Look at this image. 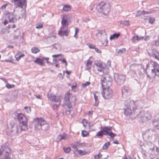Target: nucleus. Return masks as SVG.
I'll return each instance as SVG.
<instances>
[{
    "instance_id": "obj_1",
    "label": "nucleus",
    "mask_w": 159,
    "mask_h": 159,
    "mask_svg": "<svg viewBox=\"0 0 159 159\" xmlns=\"http://www.w3.org/2000/svg\"><path fill=\"white\" fill-rule=\"evenodd\" d=\"M146 68H148L151 70L149 73L146 72L149 78H153L156 76L159 77V65L157 63L150 61L147 64Z\"/></svg>"
},
{
    "instance_id": "obj_2",
    "label": "nucleus",
    "mask_w": 159,
    "mask_h": 159,
    "mask_svg": "<svg viewBox=\"0 0 159 159\" xmlns=\"http://www.w3.org/2000/svg\"><path fill=\"white\" fill-rule=\"evenodd\" d=\"M11 2L14 3L15 6V9L19 8L23 9V10H21L22 14L19 16V19L25 16L26 8L27 6L26 0H12Z\"/></svg>"
},
{
    "instance_id": "obj_3",
    "label": "nucleus",
    "mask_w": 159,
    "mask_h": 159,
    "mask_svg": "<svg viewBox=\"0 0 159 159\" xmlns=\"http://www.w3.org/2000/svg\"><path fill=\"white\" fill-rule=\"evenodd\" d=\"M124 114L126 116L131 114L136 108V106L134 101L130 99H126L124 103Z\"/></svg>"
},
{
    "instance_id": "obj_4",
    "label": "nucleus",
    "mask_w": 159,
    "mask_h": 159,
    "mask_svg": "<svg viewBox=\"0 0 159 159\" xmlns=\"http://www.w3.org/2000/svg\"><path fill=\"white\" fill-rule=\"evenodd\" d=\"M35 122L34 127L36 129L46 130L48 129L46 121L43 118H37L35 120Z\"/></svg>"
},
{
    "instance_id": "obj_5",
    "label": "nucleus",
    "mask_w": 159,
    "mask_h": 159,
    "mask_svg": "<svg viewBox=\"0 0 159 159\" xmlns=\"http://www.w3.org/2000/svg\"><path fill=\"white\" fill-rule=\"evenodd\" d=\"M96 10L99 12L103 13L105 15H107L110 11V7L108 3H106L104 2H101L97 5Z\"/></svg>"
},
{
    "instance_id": "obj_6",
    "label": "nucleus",
    "mask_w": 159,
    "mask_h": 159,
    "mask_svg": "<svg viewBox=\"0 0 159 159\" xmlns=\"http://www.w3.org/2000/svg\"><path fill=\"white\" fill-rule=\"evenodd\" d=\"M20 124H21V129L24 130H26L28 129L27 120L26 117L22 113H15Z\"/></svg>"
},
{
    "instance_id": "obj_7",
    "label": "nucleus",
    "mask_w": 159,
    "mask_h": 159,
    "mask_svg": "<svg viewBox=\"0 0 159 159\" xmlns=\"http://www.w3.org/2000/svg\"><path fill=\"white\" fill-rule=\"evenodd\" d=\"M10 152V148L7 146V143H5L1 146L0 148V155H4L2 159H13L9 156V153Z\"/></svg>"
},
{
    "instance_id": "obj_8",
    "label": "nucleus",
    "mask_w": 159,
    "mask_h": 159,
    "mask_svg": "<svg viewBox=\"0 0 159 159\" xmlns=\"http://www.w3.org/2000/svg\"><path fill=\"white\" fill-rule=\"evenodd\" d=\"M112 80L111 76L108 74H105L103 76V79L102 80L101 84L102 87H110L111 85Z\"/></svg>"
},
{
    "instance_id": "obj_9",
    "label": "nucleus",
    "mask_w": 159,
    "mask_h": 159,
    "mask_svg": "<svg viewBox=\"0 0 159 159\" xmlns=\"http://www.w3.org/2000/svg\"><path fill=\"white\" fill-rule=\"evenodd\" d=\"M102 94L103 97L105 99L111 98L112 96L113 92L110 87H103Z\"/></svg>"
},
{
    "instance_id": "obj_10",
    "label": "nucleus",
    "mask_w": 159,
    "mask_h": 159,
    "mask_svg": "<svg viewBox=\"0 0 159 159\" xmlns=\"http://www.w3.org/2000/svg\"><path fill=\"white\" fill-rule=\"evenodd\" d=\"M125 78V75L117 73L114 74V79L117 84L119 85H121L124 83Z\"/></svg>"
},
{
    "instance_id": "obj_11",
    "label": "nucleus",
    "mask_w": 159,
    "mask_h": 159,
    "mask_svg": "<svg viewBox=\"0 0 159 159\" xmlns=\"http://www.w3.org/2000/svg\"><path fill=\"white\" fill-rule=\"evenodd\" d=\"M112 129V127H105L104 129H102L103 135H108L112 138H114L116 134L111 131Z\"/></svg>"
},
{
    "instance_id": "obj_12",
    "label": "nucleus",
    "mask_w": 159,
    "mask_h": 159,
    "mask_svg": "<svg viewBox=\"0 0 159 159\" xmlns=\"http://www.w3.org/2000/svg\"><path fill=\"white\" fill-rule=\"evenodd\" d=\"M155 145L152 142L148 141L147 142L145 146V150L146 152L152 153L154 151Z\"/></svg>"
},
{
    "instance_id": "obj_13",
    "label": "nucleus",
    "mask_w": 159,
    "mask_h": 159,
    "mask_svg": "<svg viewBox=\"0 0 159 159\" xmlns=\"http://www.w3.org/2000/svg\"><path fill=\"white\" fill-rule=\"evenodd\" d=\"M148 53L150 57H154L159 61V52L155 49H150L148 51Z\"/></svg>"
},
{
    "instance_id": "obj_14",
    "label": "nucleus",
    "mask_w": 159,
    "mask_h": 159,
    "mask_svg": "<svg viewBox=\"0 0 159 159\" xmlns=\"http://www.w3.org/2000/svg\"><path fill=\"white\" fill-rule=\"evenodd\" d=\"M70 20V16L69 15L64 16L61 21L62 27H67L69 25V22Z\"/></svg>"
},
{
    "instance_id": "obj_15",
    "label": "nucleus",
    "mask_w": 159,
    "mask_h": 159,
    "mask_svg": "<svg viewBox=\"0 0 159 159\" xmlns=\"http://www.w3.org/2000/svg\"><path fill=\"white\" fill-rule=\"evenodd\" d=\"M11 125L10 134L12 135H16L18 133V129L19 126L16 123H14L12 124H11Z\"/></svg>"
},
{
    "instance_id": "obj_16",
    "label": "nucleus",
    "mask_w": 159,
    "mask_h": 159,
    "mask_svg": "<svg viewBox=\"0 0 159 159\" xmlns=\"http://www.w3.org/2000/svg\"><path fill=\"white\" fill-rule=\"evenodd\" d=\"M49 59V58L48 57H42L41 58H36L35 60L34 61V62L36 63H37L38 64H39L40 66H43L44 65V63L43 62V61L46 60V62L48 64L50 63L48 61V60Z\"/></svg>"
},
{
    "instance_id": "obj_17",
    "label": "nucleus",
    "mask_w": 159,
    "mask_h": 159,
    "mask_svg": "<svg viewBox=\"0 0 159 159\" xmlns=\"http://www.w3.org/2000/svg\"><path fill=\"white\" fill-rule=\"evenodd\" d=\"M152 124L154 128L159 129V114L152 120Z\"/></svg>"
},
{
    "instance_id": "obj_18",
    "label": "nucleus",
    "mask_w": 159,
    "mask_h": 159,
    "mask_svg": "<svg viewBox=\"0 0 159 159\" xmlns=\"http://www.w3.org/2000/svg\"><path fill=\"white\" fill-rule=\"evenodd\" d=\"M6 17L7 19L9 20L10 22L14 23L16 21V19L13 17V13H12L7 14Z\"/></svg>"
},
{
    "instance_id": "obj_19",
    "label": "nucleus",
    "mask_w": 159,
    "mask_h": 159,
    "mask_svg": "<svg viewBox=\"0 0 159 159\" xmlns=\"http://www.w3.org/2000/svg\"><path fill=\"white\" fill-rule=\"evenodd\" d=\"M121 92L123 95L127 96L130 94L129 88L127 86H124L121 89Z\"/></svg>"
},
{
    "instance_id": "obj_20",
    "label": "nucleus",
    "mask_w": 159,
    "mask_h": 159,
    "mask_svg": "<svg viewBox=\"0 0 159 159\" xmlns=\"http://www.w3.org/2000/svg\"><path fill=\"white\" fill-rule=\"evenodd\" d=\"M51 101L52 102H59V104L58 105H54V107L56 106V107H57L60 104L61 101L59 97H57L55 95H52V97Z\"/></svg>"
},
{
    "instance_id": "obj_21",
    "label": "nucleus",
    "mask_w": 159,
    "mask_h": 159,
    "mask_svg": "<svg viewBox=\"0 0 159 159\" xmlns=\"http://www.w3.org/2000/svg\"><path fill=\"white\" fill-rule=\"evenodd\" d=\"M137 116L139 117V120L141 122H143L149 120L147 118L145 117L146 116L142 114V113L140 112L138 114H137Z\"/></svg>"
},
{
    "instance_id": "obj_22",
    "label": "nucleus",
    "mask_w": 159,
    "mask_h": 159,
    "mask_svg": "<svg viewBox=\"0 0 159 159\" xmlns=\"http://www.w3.org/2000/svg\"><path fill=\"white\" fill-rule=\"evenodd\" d=\"M141 113L143 114V115L146 116L145 117L147 118L149 120H150L152 118V114L149 111H141Z\"/></svg>"
},
{
    "instance_id": "obj_23",
    "label": "nucleus",
    "mask_w": 159,
    "mask_h": 159,
    "mask_svg": "<svg viewBox=\"0 0 159 159\" xmlns=\"http://www.w3.org/2000/svg\"><path fill=\"white\" fill-rule=\"evenodd\" d=\"M64 27H61V30L59 32L58 34L60 35H65L67 36L68 35V30H63V29Z\"/></svg>"
},
{
    "instance_id": "obj_24",
    "label": "nucleus",
    "mask_w": 159,
    "mask_h": 159,
    "mask_svg": "<svg viewBox=\"0 0 159 159\" xmlns=\"http://www.w3.org/2000/svg\"><path fill=\"white\" fill-rule=\"evenodd\" d=\"M70 91L66 93L65 96L64 100L65 102L67 103H70V98L71 95V94L70 93Z\"/></svg>"
},
{
    "instance_id": "obj_25",
    "label": "nucleus",
    "mask_w": 159,
    "mask_h": 159,
    "mask_svg": "<svg viewBox=\"0 0 159 159\" xmlns=\"http://www.w3.org/2000/svg\"><path fill=\"white\" fill-rule=\"evenodd\" d=\"M100 93L96 91L94 93V98L95 101V105L97 106L98 105V95Z\"/></svg>"
},
{
    "instance_id": "obj_26",
    "label": "nucleus",
    "mask_w": 159,
    "mask_h": 159,
    "mask_svg": "<svg viewBox=\"0 0 159 159\" xmlns=\"http://www.w3.org/2000/svg\"><path fill=\"white\" fill-rule=\"evenodd\" d=\"M20 34V30L17 29L16 30H15L13 33V35H14V39H18Z\"/></svg>"
},
{
    "instance_id": "obj_27",
    "label": "nucleus",
    "mask_w": 159,
    "mask_h": 159,
    "mask_svg": "<svg viewBox=\"0 0 159 159\" xmlns=\"http://www.w3.org/2000/svg\"><path fill=\"white\" fill-rule=\"evenodd\" d=\"M66 135V134L64 133L62 135H59L57 138V140L59 141H61L62 140H65V139Z\"/></svg>"
},
{
    "instance_id": "obj_28",
    "label": "nucleus",
    "mask_w": 159,
    "mask_h": 159,
    "mask_svg": "<svg viewBox=\"0 0 159 159\" xmlns=\"http://www.w3.org/2000/svg\"><path fill=\"white\" fill-rule=\"evenodd\" d=\"M40 50L38 48L36 47H33L31 49V52L34 54H36L39 52Z\"/></svg>"
},
{
    "instance_id": "obj_29",
    "label": "nucleus",
    "mask_w": 159,
    "mask_h": 159,
    "mask_svg": "<svg viewBox=\"0 0 159 159\" xmlns=\"http://www.w3.org/2000/svg\"><path fill=\"white\" fill-rule=\"evenodd\" d=\"M120 34L119 33H115L110 36V39L111 40H112L115 39H117L120 36Z\"/></svg>"
},
{
    "instance_id": "obj_30",
    "label": "nucleus",
    "mask_w": 159,
    "mask_h": 159,
    "mask_svg": "<svg viewBox=\"0 0 159 159\" xmlns=\"http://www.w3.org/2000/svg\"><path fill=\"white\" fill-rule=\"evenodd\" d=\"M151 44L153 46L159 47V38L158 40H154L151 43Z\"/></svg>"
},
{
    "instance_id": "obj_31",
    "label": "nucleus",
    "mask_w": 159,
    "mask_h": 159,
    "mask_svg": "<svg viewBox=\"0 0 159 159\" xmlns=\"http://www.w3.org/2000/svg\"><path fill=\"white\" fill-rule=\"evenodd\" d=\"M151 13V12L148 11H141V13L139 14V15L136 14V16L137 17L138 16H140L141 15H145L146 14H148Z\"/></svg>"
},
{
    "instance_id": "obj_32",
    "label": "nucleus",
    "mask_w": 159,
    "mask_h": 159,
    "mask_svg": "<svg viewBox=\"0 0 159 159\" xmlns=\"http://www.w3.org/2000/svg\"><path fill=\"white\" fill-rule=\"evenodd\" d=\"M92 61H91L89 59L87 61L86 64V66L88 69H90L91 67V64H92Z\"/></svg>"
},
{
    "instance_id": "obj_33",
    "label": "nucleus",
    "mask_w": 159,
    "mask_h": 159,
    "mask_svg": "<svg viewBox=\"0 0 159 159\" xmlns=\"http://www.w3.org/2000/svg\"><path fill=\"white\" fill-rule=\"evenodd\" d=\"M110 145V143L109 142H108L107 143H105L102 147V149H106Z\"/></svg>"
},
{
    "instance_id": "obj_34",
    "label": "nucleus",
    "mask_w": 159,
    "mask_h": 159,
    "mask_svg": "<svg viewBox=\"0 0 159 159\" xmlns=\"http://www.w3.org/2000/svg\"><path fill=\"white\" fill-rule=\"evenodd\" d=\"M63 149L64 152L66 153H69L71 150V149L70 147H67L66 148L63 147Z\"/></svg>"
},
{
    "instance_id": "obj_35",
    "label": "nucleus",
    "mask_w": 159,
    "mask_h": 159,
    "mask_svg": "<svg viewBox=\"0 0 159 159\" xmlns=\"http://www.w3.org/2000/svg\"><path fill=\"white\" fill-rule=\"evenodd\" d=\"M63 9L64 11H68L70 10V8L67 5H65L63 7Z\"/></svg>"
},
{
    "instance_id": "obj_36",
    "label": "nucleus",
    "mask_w": 159,
    "mask_h": 159,
    "mask_svg": "<svg viewBox=\"0 0 159 159\" xmlns=\"http://www.w3.org/2000/svg\"><path fill=\"white\" fill-rule=\"evenodd\" d=\"M102 130V129L100 131H99L97 134L96 136H97L100 137L102 136L103 135Z\"/></svg>"
},
{
    "instance_id": "obj_37",
    "label": "nucleus",
    "mask_w": 159,
    "mask_h": 159,
    "mask_svg": "<svg viewBox=\"0 0 159 159\" xmlns=\"http://www.w3.org/2000/svg\"><path fill=\"white\" fill-rule=\"evenodd\" d=\"M138 35H137L135 36H133L132 39H131V41L132 43H136V41H137V39H138Z\"/></svg>"
},
{
    "instance_id": "obj_38",
    "label": "nucleus",
    "mask_w": 159,
    "mask_h": 159,
    "mask_svg": "<svg viewBox=\"0 0 159 159\" xmlns=\"http://www.w3.org/2000/svg\"><path fill=\"white\" fill-rule=\"evenodd\" d=\"M89 134V133L86 131L83 130L82 131L81 134L83 137L86 136Z\"/></svg>"
},
{
    "instance_id": "obj_39",
    "label": "nucleus",
    "mask_w": 159,
    "mask_h": 159,
    "mask_svg": "<svg viewBox=\"0 0 159 159\" xmlns=\"http://www.w3.org/2000/svg\"><path fill=\"white\" fill-rule=\"evenodd\" d=\"M77 151L81 155H84L86 154L85 152L84 151L79 150H77Z\"/></svg>"
},
{
    "instance_id": "obj_40",
    "label": "nucleus",
    "mask_w": 159,
    "mask_h": 159,
    "mask_svg": "<svg viewBox=\"0 0 159 159\" xmlns=\"http://www.w3.org/2000/svg\"><path fill=\"white\" fill-rule=\"evenodd\" d=\"M18 95L16 91H14L12 94V96L13 97L14 99L16 98Z\"/></svg>"
},
{
    "instance_id": "obj_41",
    "label": "nucleus",
    "mask_w": 159,
    "mask_h": 159,
    "mask_svg": "<svg viewBox=\"0 0 159 159\" xmlns=\"http://www.w3.org/2000/svg\"><path fill=\"white\" fill-rule=\"evenodd\" d=\"M126 51V49L125 48H122L119 49L118 53L119 54H122V53L125 52Z\"/></svg>"
},
{
    "instance_id": "obj_42",
    "label": "nucleus",
    "mask_w": 159,
    "mask_h": 159,
    "mask_svg": "<svg viewBox=\"0 0 159 159\" xmlns=\"http://www.w3.org/2000/svg\"><path fill=\"white\" fill-rule=\"evenodd\" d=\"M15 85L13 84L11 85L9 84H7L6 85V87L8 89H11L14 88Z\"/></svg>"
},
{
    "instance_id": "obj_43",
    "label": "nucleus",
    "mask_w": 159,
    "mask_h": 159,
    "mask_svg": "<svg viewBox=\"0 0 159 159\" xmlns=\"http://www.w3.org/2000/svg\"><path fill=\"white\" fill-rule=\"evenodd\" d=\"M58 60L61 61L62 63H65V64L66 66H67V63L65 59H63L61 60V58H60V59H59Z\"/></svg>"
},
{
    "instance_id": "obj_44",
    "label": "nucleus",
    "mask_w": 159,
    "mask_h": 159,
    "mask_svg": "<svg viewBox=\"0 0 159 159\" xmlns=\"http://www.w3.org/2000/svg\"><path fill=\"white\" fill-rule=\"evenodd\" d=\"M24 109H25V111L27 113H30L31 112V108L30 107H25Z\"/></svg>"
},
{
    "instance_id": "obj_45",
    "label": "nucleus",
    "mask_w": 159,
    "mask_h": 159,
    "mask_svg": "<svg viewBox=\"0 0 159 159\" xmlns=\"http://www.w3.org/2000/svg\"><path fill=\"white\" fill-rule=\"evenodd\" d=\"M102 156V155L101 154V153L100 152H99L98 154L97 155H96L94 156V158L95 159H98L99 158H101Z\"/></svg>"
},
{
    "instance_id": "obj_46",
    "label": "nucleus",
    "mask_w": 159,
    "mask_h": 159,
    "mask_svg": "<svg viewBox=\"0 0 159 159\" xmlns=\"http://www.w3.org/2000/svg\"><path fill=\"white\" fill-rule=\"evenodd\" d=\"M72 109H66V113L67 115H69L71 113V112L72 111Z\"/></svg>"
},
{
    "instance_id": "obj_47",
    "label": "nucleus",
    "mask_w": 159,
    "mask_h": 159,
    "mask_svg": "<svg viewBox=\"0 0 159 159\" xmlns=\"http://www.w3.org/2000/svg\"><path fill=\"white\" fill-rule=\"evenodd\" d=\"M155 21V19L154 17H150L149 20V22L151 24L153 23Z\"/></svg>"
},
{
    "instance_id": "obj_48",
    "label": "nucleus",
    "mask_w": 159,
    "mask_h": 159,
    "mask_svg": "<svg viewBox=\"0 0 159 159\" xmlns=\"http://www.w3.org/2000/svg\"><path fill=\"white\" fill-rule=\"evenodd\" d=\"M54 48L56 49H60L61 48L59 44H55L54 45Z\"/></svg>"
},
{
    "instance_id": "obj_49",
    "label": "nucleus",
    "mask_w": 159,
    "mask_h": 159,
    "mask_svg": "<svg viewBox=\"0 0 159 159\" xmlns=\"http://www.w3.org/2000/svg\"><path fill=\"white\" fill-rule=\"evenodd\" d=\"M47 97L49 100H50L51 101L52 97V95L51 93H50L49 92L47 94Z\"/></svg>"
},
{
    "instance_id": "obj_50",
    "label": "nucleus",
    "mask_w": 159,
    "mask_h": 159,
    "mask_svg": "<svg viewBox=\"0 0 159 159\" xmlns=\"http://www.w3.org/2000/svg\"><path fill=\"white\" fill-rule=\"evenodd\" d=\"M42 24L41 23H38L36 25V28L37 29H39L42 27Z\"/></svg>"
},
{
    "instance_id": "obj_51",
    "label": "nucleus",
    "mask_w": 159,
    "mask_h": 159,
    "mask_svg": "<svg viewBox=\"0 0 159 159\" xmlns=\"http://www.w3.org/2000/svg\"><path fill=\"white\" fill-rule=\"evenodd\" d=\"M90 84V82H87L85 83H84L82 84V86L83 87L85 88L87 86L89 85Z\"/></svg>"
},
{
    "instance_id": "obj_52",
    "label": "nucleus",
    "mask_w": 159,
    "mask_h": 159,
    "mask_svg": "<svg viewBox=\"0 0 159 159\" xmlns=\"http://www.w3.org/2000/svg\"><path fill=\"white\" fill-rule=\"evenodd\" d=\"M83 126L84 127H85L87 124V121L85 119H83L82 121Z\"/></svg>"
},
{
    "instance_id": "obj_53",
    "label": "nucleus",
    "mask_w": 159,
    "mask_h": 159,
    "mask_svg": "<svg viewBox=\"0 0 159 159\" xmlns=\"http://www.w3.org/2000/svg\"><path fill=\"white\" fill-rule=\"evenodd\" d=\"M24 56H25V55L24 54H22L21 55L19 56L18 57H16V60L17 61H18L19 60H20V58L21 57H24Z\"/></svg>"
},
{
    "instance_id": "obj_54",
    "label": "nucleus",
    "mask_w": 159,
    "mask_h": 159,
    "mask_svg": "<svg viewBox=\"0 0 159 159\" xmlns=\"http://www.w3.org/2000/svg\"><path fill=\"white\" fill-rule=\"evenodd\" d=\"M68 104L66 105L67 107V109H72V106L71 104L70 103H68Z\"/></svg>"
},
{
    "instance_id": "obj_55",
    "label": "nucleus",
    "mask_w": 159,
    "mask_h": 159,
    "mask_svg": "<svg viewBox=\"0 0 159 159\" xmlns=\"http://www.w3.org/2000/svg\"><path fill=\"white\" fill-rule=\"evenodd\" d=\"M71 101L72 102H75L76 100V97L75 96H72L71 98Z\"/></svg>"
},
{
    "instance_id": "obj_56",
    "label": "nucleus",
    "mask_w": 159,
    "mask_h": 159,
    "mask_svg": "<svg viewBox=\"0 0 159 159\" xmlns=\"http://www.w3.org/2000/svg\"><path fill=\"white\" fill-rule=\"evenodd\" d=\"M123 24L126 25H129V21L128 20H125L123 21Z\"/></svg>"
},
{
    "instance_id": "obj_57",
    "label": "nucleus",
    "mask_w": 159,
    "mask_h": 159,
    "mask_svg": "<svg viewBox=\"0 0 159 159\" xmlns=\"http://www.w3.org/2000/svg\"><path fill=\"white\" fill-rule=\"evenodd\" d=\"M77 86V85H72L71 86V90L74 92H76V90L75 89Z\"/></svg>"
},
{
    "instance_id": "obj_58",
    "label": "nucleus",
    "mask_w": 159,
    "mask_h": 159,
    "mask_svg": "<svg viewBox=\"0 0 159 159\" xmlns=\"http://www.w3.org/2000/svg\"><path fill=\"white\" fill-rule=\"evenodd\" d=\"M95 51L97 53H100L101 52V51L100 50H99L98 48L96 47L94 48Z\"/></svg>"
},
{
    "instance_id": "obj_59",
    "label": "nucleus",
    "mask_w": 159,
    "mask_h": 159,
    "mask_svg": "<svg viewBox=\"0 0 159 159\" xmlns=\"http://www.w3.org/2000/svg\"><path fill=\"white\" fill-rule=\"evenodd\" d=\"M97 69L98 70L100 71H102V70H103V68L102 66H99V67L97 68Z\"/></svg>"
},
{
    "instance_id": "obj_60",
    "label": "nucleus",
    "mask_w": 159,
    "mask_h": 159,
    "mask_svg": "<svg viewBox=\"0 0 159 159\" xmlns=\"http://www.w3.org/2000/svg\"><path fill=\"white\" fill-rule=\"evenodd\" d=\"M94 64V65L96 66L97 68L102 66V64L99 63H95Z\"/></svg>"
},
{
    "instance_id": "obj_61",
    "label": "nucleus",
    "mask_w": 159,
    "mask_h": 159,
    "mask_svg": "<svg viewBox=\"0 0 159 159\" xmlns=\"http://www.w3.org/2000/svg\"><path fill=\"white\" fill-rule=\"evenodd\" d=\"M138 37L137 41H140V40H142L143 39V36H140V37H139L138 35V37Z\"/></svg>"
},
{
    "instance_id": "obj_62",
    "label": "nucleus",
    "mask_w": 159,
    "mask_h": 159,
    "mask_svg": "<svg viewBox=\"0 0 159 159\" xmlns=\"http://www.w3.org/2000/svg\"><path fill=\"white\" fill-rule=\"evenodd\" d=\"M151 131H152V129H147L146 131V134H147V135H148L149 133H150Z\"/></svg>"
},
{
    "instance_id": "obj_63",
    "label": "nucleus",
    "mask_w": 159,
    "mask_h": 159,
    "mask_svg": "<svg viewBox=\"0 0 159 159\" xmlns=\"http://www.w3.org/2000/svg\"><path fill=\"white\" fill-rule=\"evenodd\" d=\"M89 47L90 48L93 49H94V48L95 47V46L94 45H92V44L89 45Z\"/></svg>"
},
{
    "instance_id": "obj_64",
    "label": "nucleus",
    "mask_w": 159,
    "mask_h": 159,
    "mask_svg": "<svg viewBox=\"0 0 159 159\" xmlns=\"http://www.w3.org/2000/svg\"><path fill=\"white\" fill-rule=\"evenodd\" d=\"M156 151L157 153V154L159 155V148L157 147H156Z\"/></svg>"
}]
</instances>
